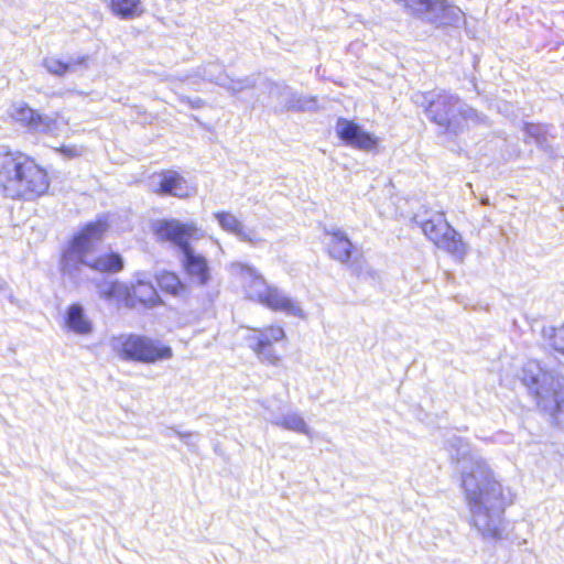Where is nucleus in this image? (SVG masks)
<instances>
[{
    "mask_svg": "<svg viewBox=\"0 0 564 564\" xmlns=\"http://www.w3.org/2000/svg\"><path fill=\"white\" fill-rule=\"evenodd\" d=\"M447 444L452 460L459 465L460 486L470 525L485 539H500L503 513L513 503V492L502 486L487 462L463 438L453 436Z\"/></svg>",
    "mask_w": 564,
    "mask_h": 564,
    "instance_id": "obj_1",
    "label": "nucleus"
},
{
    "mask_svg": "<svg viewBox=\"0 0 564 564\" xmlns=\"http://www.w3.org/2000/svg\"><path fill=\"white\" fill-rule=\"evenodd\" d=\"M108 229L106 218L88 223L77 232L64 249L61 260L62 273L74 282L83 280L85 269L100 273H117L123 269L119 253L95 256L96 246Z\"/></svg>",
    "mask_w": 564,
    "mask_h": 564,
    "instance_id": "obj_2",
    "label": "nucleus"
},
{
    "mask_svg": "<svg viewBox=\"0 0 564 564\" xmlns=\"http://www.w3.org/2000/svg\"><path fill=\"white\" fill-rule=\"evenodd\" d=\"M48 188V175L33 158L0 147V191L4 197L34 200Z\"/></svg>",
    "mask_w": 564,
    "mask_h": 564,
    "instance_id": "obj_3",
    "label": "nucleus"
},
{
    "mask_svg": "<svg viewBox=\"0 0 564 564\" xmlns=\"http://www.w3.org/2000/svg\"><path fill=\"white\" fill-rule=\"evenodd\" d=\"M411 99L415 106L423 108L426 117L444 132L458 134L464 130L465 123L481 120L476 109L447 90L416 91Z\"/></svg>",
    "mask_w": 564,
    "mask_h": 564,
    "instance_id": "obj_4",
    "label": "nucleus"
},
{
    "mask_svg": "<svg viewBox=\"0 0 564 564\" xmlns=\"http://www.w3.org/2000/svg\"><path fill=\"white\" fill-rule=\"evenodd\" d=\"M154 232L162 241L177 246L183 254V265L192 282L206 285L210 280L207 260L192 248L189 241L202 237L194 224H184L177 219H162L155 223Z\"/></svg>",
    "mask_w": 564,
    "mask_h": 564,
    "instance_id": "obj_5",
    "label": "nucleus"
},
{
    "mask_svg": "<svg viewBox=\"0 0 564 564\" xmlns=\"http://www.w3.org/2000/svg\"><path fill=\"white\" fill-rule=\"evenodd\" d=\"M521 380L532 390L538 405L552 416L554 423L564 424V377L531 359L522 368Z\"/></svg>",
    "mask_w": 564,
    "mask_h": 564,
    "instance_id": "obj_6",
    "label": "nucleus"
},
{
    "mask_svg": "<svg viewBox=\"0 0 564 564\" xmlns=\"http://www.w3.org/2000/svg\"><path fill=\"white\" fill-rule=\"evenodd\" d=\"M112 350L123 360L154 364L172 357L170 346L147 336L121 334L111 340Z\"/></svg>",
    "mask_w": 564,
    "mask_h": 564,
    "instance_id": "obj_7",
    "label": "nucleus"
},
{
    "mask_svg": "<svg viewBox=\"0 0 564 564\" xmlns=\"http://www.w3.org/2000/svg\"><path fill=\"white\" fill-rule=\"evenodd\" d=\"M414 221L422 228L424 235L438 248L446 250L456 260L463 261L467 247L460 235L447 223L443 214H436L433 218Z\"/></svg>",
    "mask_w": 564,
    "mask_h": 564,
    "instance_id": "obj_8",
    "label": "nucleus"
},
{
    "mask_svg": "<svg viewBox=\"0 0 564 564\" xmlns=\"http://www.w3.org/2000/svg\"><path fill=\"white\" fill-rule=\"evenodd\" d=\"M284 337L285 332L281 326L270 325L252 329L246 339L261 362L278 367L281 364V356L275 351L273 344L281 341Z\"/></svg>",
    "mask_w": 564,
    "mask_h": 564,
    "instance_id": "obj_9",
    "label": "nucleus"
},
{
    "mask_svg": "<svg viewBox=\"0 0 564 564\" xmlns=\"http://www.w3.org/2000/svg\"><path fill=\"white\" fill-rule=\"evenodd\" d=\"M265 88L268 94L265 105L274 111H308L316 108V99L314 97L297 95L284 83L269 82Z\"/></svg>",
    "mask_w": 564,
    "mask_h": 564,
    "instance_id": "obj_10",
    "label": "nucleus"
},
{
    "mask_svg": "<svg viewBox=\"0 0 564 564\" xmlns=\"http://www.w3.org/2000/svg\"><path fill=\"white\" fill-rule=\"evenodd\" d=\"M8 115L32 132L52 133L56 128L54 118L36 112L23 101L13 102L8 109Z\"/></svg>",
    "mask_w": 564,
    "mask_h": 564,
    "instance_id": "obj_11",
    "label": "nucleus"
},
{
    "mask_svg": "<svg viewBox=\"0 0 564 564\" xmlns=\"http://www.w3.org/2000/svg\"><path fill=\"white\" fill-rule=\"evenodd\" d=\"M337 135L346 144L362 151H371L378 144V139L361 129L359 124L345 118H339L335 127Z\"/></svg>",
    "mask_w": 564,
    "mask_h": 564,
    "instance_id": "obj_12",
    "label": "nucleus"
},
{
    "mask_svg": "<svg viewBox=\"0 0 564 564\" xmlns=\"http://www.w3.org/2000/svg\"><path fill=\"white\" fill-rule=\"evenodd\" d=\"M324 232L328 237L325 243L329 257L343 264L348 263L354 246L347 234L337 226L324 227Z\"/></svg>",
    "mask_w": 564,
    "mask_h": 564,
    "instance_id": "obj_13",
    "label": "nucleus"
},
{
    "mask_svg": "<svg viewBox=\"0 0 564 564\" xmlns=\"http://www.w3.org/2000/svg\"><path fill=\"white\" fill-rule=\"evenodd\" d=\"M96 292L100 300L111 304L132 306L128 284L118 280H108L106 278H98L93 280Z\"/></svg>",
    "mask_w": 564,
    "mask_h": 564,
    "instance_id": "obj_14",
    "label": "nucleus"
},
{
    "mask_svg": "<svg viewBox=\"0 0 564 564\" xmlns=\"http://www.w3.org/2000/svg\"><path fill=\"white\" fill-rule=\"evenodd\" d=\"M214 216L223 230L236 236L240 241L253 246L264 241L256 229L247 228L234 214L229 212H217Z\"/></svg>",
    "mask_w": 564,
    "mask_h": 564,
    "instance_id": "obj_15",
    "label": "nucleus"
},
{
    "mask_svg": "<svg viewBox=\"0 0 564 564\" xmlns=\"http://www.w3.org/2000/svg\"><path fill=\"white\" fill-rule=\"evenodd\" d=\"M232 267L240 275L247 296L261 303L270 289L263 276L248 264L236 263Z\"/></svg>",
    "mask_w": 564,
    "mask_h": 564,
    "instance_id": "obj_16",
    "label": "nucleus"
},
{
    "mask_svg": "<svg viewBox=\"0 0 564 564\" xmlns=\"http://www.w3.org/2000/svg\"><path fill=\"white\" fill-rule=\"evenodd\" d=\"M151 185L155 192L180 198L188 195L185 178L175 171H164L152 177Z\"/></svg>",
    "mask_w": 564,
    "mask_h": 564,
    "instance_id": "obj_17",
    "label": "nucleus"
},
{
    "mask_svg": "<svg viewBox=\"0 0 564 564\" xmlns=\"http://www.w3.org/2000/svg\"><path fill=\"white\" fill-rule=\"evenodd\" d=\"M425 20L436 25L458 26L464 21V13L458 7L451 6L445 0H436Z\"/></svg>",
    "mask_w": 564,
    "mask_h": 564,
    "instance_id": "obj_18",
    "label": "nucleus"
},
{
    "mask_svg": "<svg viewBox=\"0 0 564 564\" xmlns=\"http://www.w3.org/2000/svg\"><path fill=\"white\" fill-rule=\"evenodd\" d=\"M260 304L273 311L284 312L291 316L304 317V312L301 306L275 286H270Z\"/></svg>",
    "mask_w": 564,
    "mask_h": 564,
    "instance_id": "obj_19",
    "label": "nucleus"
},
{
    "mask_svg": "<svg viewBox=\"0 0 564 564\" xmlns=\"http://www.w3.org/2000/svg\"><path fill=\"white\" fill-rule=\"evenodd\" d=\"M128 291L133 305L128 308H135L138 304L144 307H153L160 303V296L153 284L145 279H138L134 284L128 285Z\"/></svg>",
    "mask_w": 564,
    "mask_h": 564,
    "instance_id": "obj_20",
    "label": "nucleus"
},
{
    "mask_svg": "<svg viewBox=\"0 0 564 564\" xmlns=\"http://www.w3.org/2000/svg\"><path fill=\"white\" fill-rule=\"evenodd\" d=\"M87 56L69 57L68 61H62L54 56L43 58V66L52 75L63 76L66 73L76 72L79 67H86Z\"/></svg>",
    "mask_w": 564,
    "mask_h": 564,
    "instance_id": "obj_21",
    "label": "nucleus"
},
{
    "mask_svg": "<svg viewBox=\"0 0 564 564\" xmlns=\"http://www.w3.org/2000/svg\"><path fill=\"white\" fill-rule=\"evenodd\" d=\"M226 76L224 67L220 64L210 62L199 66L195 75H186L182 80L195 84L196 80L194 78L198 77L202 80H206L218 86H226Z\"/></svg>",
    "mask_w": 564,
    "mask_h": 564,
    "instance_id": "obj_22",
    "label": "nucleus"
},
{
    "mask_svg": "<svg viewBox=\"0 0 564 564\" xmlns=\"http://www.w3.org/2000/svg\"><path fill=\"white\" fill-rule=\"evenodd\" d=\"M65 321L67 327L78 335H88L93 330V324L80 304H72L68 307Z\"/></svg>",
    "mask_w": 564,
    "mask_h": 564,
    "instance_id": "obj_23",
    "label": "nucleus"
},
{
    "mask_svg": "<svg viewBox=\"0 0 564 564\" xmlns=\"http://www.w3.org/2000/svg\"><path fill=\"white\" fill-rule=\"evenodd\" d=\"M268 421L273 425L280 426L284 430L312 437L311 429L308 427L303 416L297 412H288L282 416L268 417Z\"/></svg>",
    "mask_w": 564,
    "mask_h": 564,
    "instance_id": "obj_24",
    "label": "nucleus"
},
{
    "mask_svg": "<svg viewBox=\"0 0 564 564\" xmlns=\"http://www.w3.org/2000/svg\"><path fill=\"white\" fill-rule=\"evenodd\" d=\"M156 280L159 286L164 292H167L174 296H182L185 293V285L173 272L164 271L158 275Z\"/></svg>",
    "mask_w": 564,
    "mask_h": 564,
    "instance_id": "obj_25",
    "label": "nucleus"
},
{
    "mask_svg": "<svg viewBox=\"0 0 564 564\" xmlns=\"http://www.w3.org/2000/svg\"><path fill=\"white\" fill-rule=\"evenodd\" d=\"M141 0H110L111 11L121 19L135 17L140 10Z\"/></svg>",
    "mask_w": 564,
    "mask_h": 564,
    "instance_id": "obj_26",
    "label": "nucleus"
},
{
    "mask_svg": "<svg viewBox=\"0 0 564 564\" xmlns=\"http://www.w3.org/2000/svg\"><path fill=\"white\" fill-rule=\"evenodd\" d=\"M542 336L547 345L564 355V324L543 327Z\"/></svg>",
    "mask_w": 564,
    "mask_h": 564,
    "instance_id": "obj_27",
    "label": "nucleus"
},
{
    "mask_svg": "<svg viewBox=\"0 0 564 564\" xmlns=\"http://www.w3.org/2000/svg\"><path fill=\"white\" fill-rule=\"evenodd\" d=\"M232 94H238L245 89H251L254 87V80L250 77L231 79L226 76V86H223Z\"/></svg>",
    "mask_w": 564,
    "mask_h": 564,
    "instance_id": "obj_28",
    "label": "nucleus"
},
{
    "mask_svg": "<svg viewBox=\"0 0 564 564\" xmlns=\"http://www.w3.org/2000/svg\"><path fill=\"white\" fill-rule=\"evenodd\" d=\"M170 433L177 435L185 443V445H187L192 451L196 449L197 441L199 438V435L197 433H192V432L183 433V432L176 431L175 429H169L166 431V435L169 436Z\"/></svg>",
    "mask_w": 564,
    "mask_h": 564,
    "instance_id": "obj_29",
    "label": "nucleus"
},
{
    "mask_svg": "<svg viewBox=\"0 0 564 564\" xmlns=\"http://www.w3.org/2000/svg\"><path fill=\"white\" fill-rule=\"evenodd\" d=\"M524 131L528 135L534 138L538 143H541V135L543 133V128L540 124L527 123L524 127Z\"/></svg>",
    "mask_w": 564,
    "mask_h": 564,
    "instance_id": "obj_30",
    "label": "nucleus"
},
{
    "mask_svg": "<svg viewBox=\"0 0 564 564\" xmlns=\"http://www.w3.org/2000/svg\"><path fill=\"white\" fill-rule=\"evenodd\" d=\"M180 101L182 104L188 105L193 109H199V108L204 107V105H205V101L202 98H198V97L194 98V99H191L188 97L181 96L180 97Z\"/></svg>",
    "mask_w": 564,
    "mask_h": 564,
    "instance_id": "obj_31",
    "label": "nucleus"
},
{
    "mask_svg": "<svg viewBox=\"0 0 564 564\" xmlns=\"http://www.w3.org/2000/svg\"><path fill=\"white\" fill-rule=\"evenodd\" d=\"M64 153H67L68 155H76L77 151L72 149H63Z\"/></svg>",
    "mask_w": 564,
    "mask_h": 564,
    "instance_id": "obj_32",
    "label": "nucleus"
},
{
    "mask_svg": "<svg viewBox=\"0 0 564 564\" xmlns=\"http://www.w3.org/2000/svg\"><path fill=\"white\" fill-rule=\"evenodd\" d=\"M481 204H484V205L488 204V199H487V198H486V199H482V200H481Z\"/></svg>",
    "mask_w": 564,
    "mask_h": 564,
    "instance_id": "obj_33",
    "label": "nucleus"
},
{
    "mask_svg": "<svg viewBox=\"0 0 564 564\" xmlns=\"http://www.w3.org/2000/svg\"><path fill=\"white\" fill-rule=\"evenodd\" d=\"M0 289H2V282H0Z\"/></svg>",
    "mask_w": 564,
    "mask_h": 564,
    "instance_id": "obj_34",
    "label": "nucleus"
}]
</instances>
